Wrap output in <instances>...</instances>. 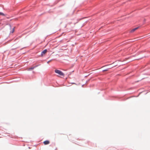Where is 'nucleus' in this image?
Masks as SVG:
<instances>
[{
	"mask_svg": "<svg viewBox=\"0 0 150 150\" xmlns=\"http://www.w3.org/2000/svg\"><path fill=\"white\" fill-rule=\"evenodd\" d=\"M55 72L56 73L58 74H59L60 75H61V76H64V74L60 70L56 69L55 70Z\"/></svg>",
	"mask_w": 150,
	"mask_h": 150,
	"instance_id": "f257e3e1",
	"label": "nucleus"
},
{
	"mask_svg": "<svg viewBox=\"0 0 150 150\" xmlns=\"http://www.w3.org/2000/svg\"><path fill=\"white\" fill-rule=\"evenodd\" d=\"M47 52V50L46 49L44 50L41 53V55L42 56L44 54H45Z\"/></svg>",
	"mask_w": 150,
	"mask_h": 150,
	"instance_id": "f03ea898",
	"label": "nucleus"
},
{
	"mask_svg": "<svg viewBox=\"0 0 150 150\" xmlns=\"http://www.w3.org/2000/svg\"><path fill=\"white\" fill-rule=\"evenodd\" d=\"M43 143L45 145H47L49 144L50 142L48 140H46Z\"/></svg>",
	"mask_w": 150,
	"mask_h": 150,
	"instance_id": "7ed1b4c3",
	"label": "nucleus"
},
{
	"mask_svg": "<svg viewBox=\"0 0 150 150\" xmlns=\"http://www.w3.org/2000/svg\"><path fill=\"white\" fill-rule=\"evenodd\" d=\"M138 27H137L136 28H134V29H132V30H131L130 32L131 33H132V32H134L137 29H138Z\"/></svg>",
	"mask_w": 150,
	"mask_h": 150,
	"instance_id": "20e7f679",
	"label": "nucleus"
},
{
	"mask_svg": "<svg viewBox=\"0 0 150 150\" xmlns=\"http://www.w3.org/2000/svg\"><path fill=\"white\" fill-rule=\"evenodd\" d=\"M115 66H110L108 68V69H105V70H103V71H107L108 70V69H110L112 67H115Z\"/></svg>",
	"mask_w": 150,
	"mask_h": 150,
	"instance_id": "39448f33",
	"label": "nucleus"
},
{
	"mask_svg": "<svg viewBox=\"0 0 150 150\" xmlns=\"http://www.w3.org/2000/svg\"><path fill=\"white\" fill-rule=\"evenodd\" d=\"M37 66H38V65L36 66H35L34 67H30L28 69V70H31L33 69H34V68H35L36 67H37Z\"/></svg>",
	"mask_w": 150,
	"mask_h": 150,
	"instance_id": "423d86ee",
	"label": "nucleus"
},
{
	"mask_svg": "<svg viewBox=\"0 0 150 150\" xmlns=\"http://www.w3.org/2000/svg\"><path fill=\"white\" fill-rule=\"evenodd\" d=\"M0 15H2V16H5V14L4 13H3L2 12H0Z\"/></svg>",
	"mask_w": 150,
	"mask_h": 150,
	"instance_id": "0eeeda50",
	"label": "nucleus"
},
{
	"mask_svg": "<svg viewBox=\"0 0 150 150\" xmlns=\"http://www.w3.org/2000/svg\"><path fill=\"white\" fill-rule=\"evenodd\" d=\"M51 60L49 61H48V62H47V63L48 64L50 62H51Z\"/></svg>",
	"mask_w": 150,
	"mask_h": 150,
	"instance_id": "6e6552de",
	"label": "nucleus"
},
{
	"mask_svg": "<svg viewBox=\"0 0 150 150\" xmlns=\"http://www.w3.org/2000/svg\"><path fill=\"white\" fill-rule=\"evenodd\" d=\"M13 32H12V33H13V31H14V28H13Z\"/></svg>",
	"mask_w": 150,
	"mask_h": 150,
	"instance_id": "1a4fd4ad",
	"label": "nucleus"
}]
</instances>
